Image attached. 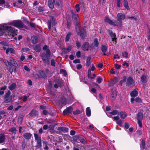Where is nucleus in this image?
<instances>
[{
	"label": "nucleus",
	"instance_id": "obj_47",
	"mask_svg": "<svg viewBox=\"0 0 150 150\" xmlns=\"http://www.w3.org/2000/svg\"><path fill=\"white\" fill-rule=\"evenodd\" d=\"M46 54L47 56L50 57V51L49 49H47L46 50Z\"/></svg>",
	"mask_w": 150,
	"mask_h": 150
},
{
	"label": "nucleus",
	"instance_id": "obj_53",
	"mask_svg": "<svg viewBox=\"0 0 150 150\" xmlns=\"http://www.w3.org/2000/svg\"><path fill=\"white\" fill-rule=\"evenodd\" d=\"M76 45L77 47L79 48L81 46V43L78 41H76Z\"/></svg>",
	"mask_w": 150,
	"mask_h": 150
},
{
	"label": "nucleus",
	"instance_id": "obj_46",
	"mask_svg": "<svg viewBox=\"0 0 150 150\" xmlns=\"http://www.w3.org/2000/svg\"><path fill=\"white\" fill-rule=\"evenodd\" d=\"M45 144V147L44 148V149L45 150H47L48 149V147L47 146V142H44L43 144Z\"/></svg>",
	"mask_w": 150,
	"mask_h": 150
},
{
	"label": "nucleus",
	"instance_id": "obj_56",
	"mask_svg": "<svg viewBox=\"0 0 150 150\" xmlns=\"http://www.w3.org/2000/svg\"><path fill=\"white\" fill-rule=\"evenodd\" d=\"M29 96H23V102H25L27 100V98Z\"/></svg>",
	"mask_w": 150,
	"mask_h": 150
},
{
	"label": "nucleus",
	"instance_id": "obj_34",
	"mask_svg": "<svg viewBox=\"0 0 150 150\" xmlns=\"http://www.w3.org/2000/svg\"><path fill=\"white\" fill-rule=\"evenodd\" d=\"M71 50V48L70 47H68L67 48H64L63 49V52L65 53H67L69 52Z\"/></svg>",
	"mask_w": 150,
	"mask_h": 150
},
{
	"label": "nucleus",
	"instance_id": "obj_55",
	"mask_svg": "<svg viewBox=\"0 0 150 150\" xmlns=\"http://www.w3.org/2000/svg\"><path fill=\"white\" fill-rule=\"evenodd\" d=\"M55 62L54 59H52L51 62V64L52 66L55 67Z\"/></svg>",
	"mask_w": 150,
	"mask_h": 150
},
{
	"label": "nucleus",
	"instance_id": "obj_54",
	"mask_svg": "<svg viewBox=\"0 0 150 150\" xmlns=\"http://www.w3.org/2000/svg\"><path fill=\"white\" fill-rule=\"evenodd\" d=\"M121 67V66L120 65H119L117 64H115V67L116 69H120Z\"/></svg>",
	"mask_w": 150,
	"mask_h": 150
},
{
	"label": "nucleus",
	"instance_id": "obj_52",
	"mask_svg": "<svg viewBox=\"0 0 150 150\" xmlns=\"http://www.w3.org/2000/svg\"><path fill=\"white\" fill-rule=\"evenodd\" d=\"M103 81L102 78L101 77H99L98 78L97 80V82L99 83H101Z\"/></svg>",
	"mask_w": 150,
	"mask_h": 150
},
{
	"label": "nucleus",
	"instance_id": "obj_21",
	"mask_svg": "<svg viewBox=\"0 0 150 150\" xmlns=\"http://www.w3.org/2000/svg\"><path fill=\"white\" fill-rule=\"evenodd\" d=\"M57 130L60 131L67 132L68 131V129L66 127H59L58 128Z\"/></svg>",
	"mask_w": 150,
	"mask_h": 150
},
{
	"label": "nucleus",
	"instance_id": "obj_13",
	"mask_svg": "<svg viewBox=\"0 0 150 150\" xmlns=\"http://www.w3.org/2000/svg\"><path fill=\"white\" fill-rule=\"evenodd\" d=\"M117 96L116 91L115 90L112 91L111 92V100L113 101L115 98Z\"/></svg>",
	"mask_w": 150,
	"mask_h": 150
},
{
	"label": "nucleus",
	"instance_id": "obj_15",
	"mask_svg": "<svg viewBox=\"0 0 150 150\" xmlns=\"http://www.w3.org/2000/svg\"><path fill=\"white\" fill-rule=\"evenodd\" d=\"M89 43L87 42H85L82 46V49L84 51H86L88 50Z\"/></svg>",
	"mask_w": 150,
	"mask_h": 150
},
{
	"label": "nucleus",
	"instance_id": "obj_23",
	"mask_svg": "<svg viewBox=\"0 0 150 150\" xmlns=\"http://www.w3.org/2000/svg\"><path fill=\"white\" fill-rule=\"evenodd\" d=\"M5 136L3 134H0V144L3 143L5 140Z\"/></svg>",
	"mask_w": 150,
	"mask_h": 150
},
{
	"label": "nucleus",
	"instance_id": "obj_12",
	"mask_svg": "<svg viewBox=\"0 0 150 150\" xmlns=\"http://www.w3.org/2000/svg\"><path fill=\"white\" fill-rule=\"evenodd\" d=\"M73 108L71 107H69L65 109L63 111V114L64 115L67 114H70L72 111Z\"/></svg>",
	"mask_w": 150,
	"mask_h": 150
},
{
	"label": "nucleus",
	"instance_id": "obj_51",
	"mask_svg": "<svg viewBox=\"0 0 150 150\" xmlns=\"http://www.w3.org/2000/svg\"><path fill=\"white\" fill-rule=\"evenodd\" d=\"M121 0H117V4L118 7H120L121 1Z\"/></svg>",
	"mask_w": 150,
	"mask_h": 150
},
{
	"label": "nucleus",
	"instance_id": "obj_31",
	"mask_svg": "<svg viewBox=\"0 0 150 150\" xmlns=\"http://www.w3.org/2000/svg\"><path fill=\"white\" fill-rule=\"evenodd\" d=\"M91 58L90 57H88L87 58L86 65L87 67H89L91 64Z\"/></svg>",
	"mask_w": 150,
	"mask_h": 150
},
{
	"label": "nucleus",
	"instance_id": "obj_17",
	"mask_svg": "<svg viewBox=\"0 0 150 150\" xmlns=\"http://www.w3.org/2000/svg\"><path fill=\"white\" fill-rule=\"evenodd\" d=\"M32 134L30 133L27 132L24 134L23 136L26 139L29 140L31 137Z\"/></svg>",
	"mask_w": 150,
	"mask_h": 150
},
{
	"label": "nucleus",
	"instance_id": "obj_59",
	"mask_svg": "<svg viewBox=\"0 0 150 150\" xmlns=\"http://www.w3.org/2000/svg\"><path fill=\"white\" fill-rule=\"evenodd\" d=\"M73 62L75 64L80 63V60L79 59H75L73 61Z\"/></svg>",
	"mask_w": 150,
	"mask_h": 150
},
{
	"label": "nucleus",
	"instance_id": "obj_42",
	"mask_svg": "<svg viewBox=\"0 0 150 150\" xmlns=\"http://www.w3.org/2000/svg\"><path fill=\"white\" fill-rule=\"evenodd\" d=\"M110 113L113 115H115L118 113V112L117 110H114L112 112H110Z\"/></svg>",
	"mask_w": 150,
	"mask_h": 150
},
{
	"label": "nucleus",
	"instance_id": "obj_43",
	"mask_svg": "<svg viewBox=\"0 0 150 150\" xmlns=\"http://www.w3.org/2000/svg\"><path fill=\"white\" fill-rule=\"evenodd\" d=\"M29 49L28 48H23L21 50V52H26L29 50Z\"/></svg>",
	"mask_w": 150,
	"mask_h": 150
},
{
	"label": "nucleus",
	"instance_id": "obj_5",
	"mask_svg": "<svg viewBox=\"0 0 150 150\" xmlns=\"http://www.w3.org/2000/svg\"><path fill=\"white\" fill-rule=\"evenodd\" d=\"M11 92L8 90L4 96V100L6 103H10L12 100V96H11Z\"/></svg>",
	"mask_w": 150,
	"mask_h": 150
},
{
	"label": "nucleus",
	"instance_id": "obj_44",
	"mask_svg": "<svg viewBox=\"0 0 150 150\" xmlns=\"http://www.w3.org/2000/svg\"><path fill=\"white\" fill-rule=\"evenodd\" d=\"M91 69H89L88 70V78H90V79H92L93 78V77H92V76H91Z\"/></svg>",
	"mask_w": 150,
	"mask_h": 150
},
{
	"label": "nucleus",
	"instance_id": "obj_19",
	"mask_svg": "<svg viewBox=\"0 0 150 150\" xmlns=\"http://www.w3.org/2000/svg\"><path fill=\"white\" fill-rule=\"evenodd\" d=\"M31 41L33 44H36L38 42V38L37 36H33L31 37Z\"/></svg>",
	"mask_w": 150,
	"mask_h": 150
},
{
	"label": "nucleus",
	"instance_id": "obj_37",
	"mask_svg": "<svg viewBox=\"0 0 150 150\" xmlns=\"http://www.w3.org/2000/svg\"><path fill=\"white\" fill-rule=\"evenodd\" d=\"M79 139L80 141L83 144H84L86 142L85 140L81 137H79Z\"/></svg>",
	"mask_w": 150,
	"mask_h": 150
},
{
	"label": "nucleus",
	"instance_id": "obj_62",
	"mask_svg": "<svg viewBox=\"0 0 150 150\" xmlns=\"http://www.w3.org/2000/svg\"><path fill=\"white\" fill-rule=\"evenodd\" d=\"M125 127L126 129L129 128V124L126 122L125 123Z\"/></svg>",
	"mask_w": 150,
	"mask_h": 150
},
{
	"label": "nucleus",
	"instance_id": "obj_9",
	"mask_svg": "<svg viewBox=\"0 0 150 150\" xmlns=\"http://www.w3.org/2000/svg\"><path fill=\"white\" fill-rule=\"evenodd\" d=\"M148 76L147 75L144 74L141 77V80L142 83L145 84L148 80Z\"/></svg>",
	"mask_w": 150,
	"mask_h": 150
},
{
	"label": "nucleus",
	"instance_id": "obj_8",
	"mask_svg": "<svg viewBox=\"0 0 150 150\" xmlns=\"http://www.w3.org/2000/svg\"><path fill=\"white\" fill-rule=\"evenodd\" d=\"M50 57H48L45 54H42L41 55V58L43 62L47 64H49L50 62L48 59V58Z\"/></svg>",
	"mask_w": 150,
	"mask_h": 150
},
{
	"label": "nucleus",
	"instance_id": "obj_30",
	"mask_svg": "<svg viewBox=\"0 0 150 150\" xmlns=\"http://www.w3.org/2000/svg\"><path fill=\"white\" fill-rule=\"evenodd\" d=\"M85 27H84L82 30V31H81V32L80 33V35L81 38H83L84 37V35L85 33Z\"/></svg>",
	"mask_w": 150,
	"mask_h": 150
},
{
	"label": "nucleus",
	"instance_id": "obj_32",
	"mask_svg": "<svg viewBox=\"0 0 150 150\" xmlns=\"http://www.w3.org/2000/svg\"><path fill=\"white\" fill-rule=\"evenodd\" d=\"M116 83V81L115 80H112L108 83V85L109 86H112Z\"/></svg>",
	"mask_w": 150,
	"mask_h": 150
},
{
	"label": "nucleus",
	"instance_id": "obj_7",
	"mask_svg": "<svg viewBox=\"0 0 150 150\" xmlns=\"http://www.w3.org/2000/svg\"><path fill=\"white\" fill-rule=\"evenodd\" d=\"M108 31L109 33L110 36L111 37L112 41L113 42V43L115 44H116L117 38H116V35L115 33H114L112 30H108Z\"/></svg>",
	"mask_w": 150,
	"mask_h": 150
},
{
	"label": "nucleus",
	"instance_id": "obj_64",
	"mask_svg": "<svg viewBox=\"0 0 150 150\" xmlns=\"http://www.w3.org/2000/svg\"><path fill=\"white\" fill-rule=\"evenodd\" d=\"M38 10L40 12L42 11L43 10V7L41 6L39 7L38 8Z\"/></svg>",
	"mask_w": 150,
	"mask_h": 150
},
{
	"label": "nucleus",
	"instance_id": "obj_40",
	"mask_svg": "<svg viewBox=\"0 0 150 150\" xmlns=\"http://www.w3.org/2000/svg\"><path fill=\"white\" fill-rule=\"evenodd\" d=\"M94 45L96 47H98L99 45L98 41L96 38L94 40Z\"/></svg>",
	"mask_w": 150,
	"mask_h": 150
},
{
	"label": "nucleus",
	"instance_id": "obj_61",
	"mask_svg": "<svg viewBox=\"0 0 150 150\" xmlns=\"http://www.w3.org/2000/svg\"><path fill=\"white\" fill-rule=\"evenodd\" d=\"M0 43L2 44V45L5 46H8V44L5 41L1 42H0Z\"/></svg>",
	"mask_w": 150,
	"mask_h": 150
},
{
	"label": "nucleus",
	"instance_id": "obj_20",
	"mask_svg": "<svg viewBox=\"0 0 150 150\" xmlns=\"http://www.w3.org/2000/svg\"><path fill=\"white\" fill-rule=\"evenodd\" d=\"M138 94V91L137 90H134L131 93L130 95L132 97H134L136 96Z\"/></svg>",
	"mask_w": 150,
	"mask_h": 150
},
{
	"label": "nucleus",
	"instance_id": "obj_39",
	"mask_svg": "<svg viewBox=\"0 0 150 150\" xmlns=\"http://www.w3.org/2000/svg\"><path fill=\"white\" fill-rule=\"evenodd\" d=\"M9 131L15 134L16 133V130L15 128L13 127L9 130Z\"/></svg>",
	"mask_w": 150,
	"mask_h": 150
},
{
	"label": "nucleus",
	"instance_id": "obj_3",
	"mask_svg": "<svg viewBox=\"0 0 150 150\" xmlns=\"http://www.w3.org/2000/svg\"><path fill=\"white\" fill-rule=\"evenodd\" d=\"M34 137L36 142V145L35 146V149L40 148L42 146V139L41 137H39L38 134H34Z\"/></svg>",
	"mask_w": 150,
	"mask_h": 150
},
{
	"label": "nucleus",
	"instance_id": "obj_28",
	"mask_svg": "<svg viewBox=\"0 0 150 150\" xmlns=\"http://www.w3.org/2000/svg\"><path fill=\"white\" fill-rule=\"evenodd\" d=\"M86 114L87 116L89 117L91 115V111L90 107L87 108L86 109Z\"/></svg>",
	"mask_w": 150,
	"mask_h": 150
},
{
	"label": "nucleus",
	"instance_id": "obj_38",
	"mask_svg": "<svg viewBox=\"0 0 150 150\" xmlns=\"http://www.w3.org/2000/svg\"><path fill=\"white\" fill-rule=\"evenodd\" d=\"M36 112L35 110H32L30 113L29 115L31 116H36Z\"/></svg>",
	"mask_w": 150,
	"mask_h": 150
},
{
	"label": "nucleus",
	"instance_id": "obj_10",
	"mask_svg": "<svg viewBox=\"0 0 150 150\" xmlns=\"http://www.w3.org/2000/svg\"><path fill=\"white\" fill-rule=\"evenodd\" d=\"M117 20L122 21L125 19V14L121 13H119L117 15Z\"/></svg>",
	"mask_w": 150,
	"mask_h": 150
},
{
	"label": "nucleus",
	"instance_id": "obj_18",
	"mask_svg": "<svg viewBox=\"0 0 150 150\" xmlns=\"http://www.w3.org/2000/svg\"><path fill=\"white\" fill-rule=\"evenodd\" d=\"M107 45H102L101 50L102 52L103 53L104 55H107L105 53L107 50Z\"/></svg>",
	"mask_w": 150,
	"mask_h": 150
},
{
	"label": "nucleus",
	"instance_id": "obj_4",
	"mask_svg": "<svg viewBox=\"0 0 150 150\" xmlns=\"http://www.w3.org/2000/svg\"><path fill=\"white\" fill-rule=\"evenodd\" d=\"M126 77L123 80V82H126V85L127 86H134L135 85V81L132 78L131 76H129L127 79L126 81Z\"/></svg>",
	"mask_w": 150,
	"mask_h": 150
},
{
	"label": "nucleus",
	"instance_id": "obj_2",
	"mask_svg": "<svg viewBox=\"0 0 150 150\" xmlns=\"http://www.w3.org/2000/svg\"><path fill=\"white\" fill-rule=\"evenodd\" d=\"M104 21L114 26H121L122 25V21L117 20V21L115 20H112L108 17H106L104 19Z\"/></svg>",
	"mask_w": 150,
	"mask_h": 150
},
{
	"label": "nucleus",
	"instance_id": "obj_25",
	"mask_svg": "<svg viewBox=\"0 0 150 150\" xmlns=\"http://www.w3.org/2000/svg\"><path fill=\"white\" fill-rule=\"evenodd\" d=\"M7 88V87L6 86H4L3 87L1 88L0 89V95H3L4 93V91Z\"/></svg>",
	"mask_w": 150,
	"mask_h": 150
},
{
	"label": "nucleus",
	"instance_id": "obj_6",
	"mask_svg": "<svg viewBox=\"0 0 150 150\" xmlns=\"http://www.w3.org/2000/svg\"><path fill=\"white\" fill-rule=\"evenodd\" d=\"M12 24L13 26L18 28H23L24 26L23 24L20 20L14 21L12 22Z\"/></svg>",
	"mask_w": 150,
	"mask_h": 150
},
{
	"label": "nucleus",
	"instance_id": "obj_27",
	"mask_svg": "<svg viewBox=\"0 0 150 150\" xmlns=\"http://www.w3.org/2000/svg\"><path fill=\"white\" fill-rule=\"evenodd\" d=\"M124 5L125 8L127 10L129 9V6L128 5V3L127 0H124Z\"/></svg>",
	"mask_w": 150,
	"mask_h": 150
},
{
	"label": "nucleus",
	"instance_id": "obj_22",
	"mask_svg": "<svg viewBox=\"0 0 150 150\" xmlns=\"http://www.w3.org/2000/svg\"><path fill=\"white\" fill-rule=\"evenodd\" d=\"M16 86V83H12L8 87L9 89L11 91H12L14 89Z\"/></svg>",
	"mask_w": 150,
	"mask_h": 150
},
{
	"label": "nucleus",
	"instance_id": "obj_63",
	"mask_svg": "<svg viewBox=\"0 0 150 150\" xmlns=\"http://www.w3.org/2000/svg\"><path fill=\"white\" fill-rule=\"evenodd\" d=\"M137 134L139 135H141L142 134V132L140 130H138L137 131Z\"/></svg>",
	"mask_w": 150,
	"mask_h": 150
},
{
	"label": "nucleus",
	"instance_id": "obj_14",
	"mask_svg": "<svg viewBox=\"0 0 150 150\" xmlns=\"http://www.w3.org/2000/svg\"><path fill=\"white\" fill-rule=\"evenodd\" d=\"M55 2V0H48V4L49 7L51 8H54V4Z\"/></svg>",
	"mask_w": 150,
	"mask_h": 150
},
{
	"label": "nucleus",
	"instance_id": "obj_35",
	"mask_svg": "<svg viewBox=\"0 0 150 150\" xmlns=\"http://www.w3.org/2000/svg\"><path fill=\"white\" fill-rule=\"evenodd\" d=\"M141 146L143 149H144L145 148V141L144 140H142L140 144Z\"/></svg>",
	"mask_w": 150,
	"mask_h": 150
},
{
	"label": "nucleus",
	"instance_id": "obj_24",
	"mask_svg": "<svg viewBox=\"0 0 150 150\" xmlns=\"http://www.w3.org/2000/svg\"><path fill=\"white\" fill-rule=\"evenodd\" d=\"M120 117L122 119H124L127 116V114L125 112H121L120 114Z\"/></svg>",
	"mask_w": 150,
	"mask_h": 150
},
{
	"label": "nucleus",
	"instance_id": "obj_60",
	"mask_svg": "<svg viewBox=\"0 0 150 150\" xmlns=\"http://www.w3.org/2000/svg\"><path fill=\"white\" fill-rule=\"evenodd\" d=\"M54 126L53 125H50L48 126V128L50 129V130H53L54 128Z\"/></svg>",
	"mask_w": 150,
	"mask_h": 150
},
{
	"label": "nucleus",
	"instance_id": "obj_1",
	"mask_svg": "<svg viewBox=\"0 0 150 150\" xmlns=\"http://www.w3.org/2000/svg\"><path fill=\"white\" fill-rule=\"evenodd\" d=\"M7 32H9L10 34H13L14 32V29L11 26L4 25H0V35L1 36L4 35L5 33V31Z\"/></svg>",
	"mask_w": 150,
	"mask_h": 150
},
{
	"label": "nucleus",
	"instance_id": "obj_41",
	"mask_svg": "<svg viewBox=\"0 0 150 150\" xmlns=\"http://www.w3.org/2000/svg\"><path fill=\"white\" fill-rule=\"evenodd\" d=\"M22 122L23 118L21 117H19L18 120V123L21 125L22 124Z\"/></svg>",
	"mask_w": 150,
	"mask_h": 150
},
{
	"label": "nucleus",
	"instance_id": "obj_11",
	"mask_svg": "<svg viewBox=\"0 0 150 150\" xmlns=\"http://www.w3.org/2000/svg\"><path fill=\"white\" fill-rule=\"evenodd\" d=\"M9 60L11 64L16 67H18V65L16 60L12 57H10L9 58Z\"/></svg>",
	"mask_w": 150,
	"mask_h": 150
},
{
	"label": "nucleus",
	"instance_id": "obj_26",
	"mask_svg": "<svg viewBox=\"0 0 150 150\" xmlns=\"http://www.w3.org/2000/svg\"><path fill=\"white\" fill-rule=\"evenodd\" d=\"M9 52L12 54H14L15 53V51L12 48H7L6 50V53L8 54Z\"/></svg>",
	"mask_w": 150,
	"mask_h": 150
},
{
	"label": "nucleus",
	"instance_id": "obj_45",
	"mask_svg": "<svg viewBox=\"0 0 150 150\" xmlns=\"http://www.w3.org/2000/svg\"><path fill=\"white\" fill-rule=\"evenodd\" d=\"M135 101L136 102L141 103L142 102V100L139 97H137L135 98Z\"/></svg>",
	"mask_w": 150,
	"mask_h": 150
},
{
	"label": "nucleus",
	"instance_id": "obj_33",
	"mask_svg": "<svg viewBox=\"0 0 150 150\" xmlns=\"http://www.w3.org/2000/svg\"><path fill=\"white\" fill-rule=\"evenodd\" d=\"M72 18L73 19H74V20H78L79 18L78 15L77 14H74L72 12Z\"/></svg>",
	"mask_w": 150,
	"mask_h": 150
},
{
	"label": "nucleus",
	"instance_id": "obj_57",
	"mask_svg": "<svg viewBox=\"0 0 150 150\" xmlns=\"http://www.w3.org/2000/svg\"><path fill=\"white\" fill-rule=\"evenodd\" d=\"M117 123L120 126H121L122 124V122L121 120H119L117 122Z\"/></svg>",
	"mask_w": 150,
	"mask_h": 150
},
{
	"label": "nucleus",
	"instance_id": "obj_36",
	"mask_svg": "<svg viewBox=\"0 0 150 150\" xmlns=\"http://www.w3.org/2000/svg\"><path fill=\"white\" fill-rule=\"evenodd\" d=\"M71 35V33H69L67 35L65 38V41L66 42L69 41Z\"/></svg>",
	"mask_w": 150,
	"mask_h": 150
},
{
	"label": "nucleus",
	"instance_id": "obj_50",
	"mask_svg": "<svg viewBox=\"0 0 150 150\" xmlns=\"http://www.w3.org/2000/svg\"><path fill=\"white\" fill-rule=\"evenodd\" d=\"M79 6L80 5L79 4H77L75 6L76 11L77 12H79L80 10Z\"/></svg>",
	"mask_w": 150,
	"mask_h": 150
},
{
	"label": "nucleus",
	"instance_id": "obj_16",
	"mask_svg": "<svg viewBox=\"0 0 150 150\" xmlns=\"http://www.w3.org/2000/svg\"><path fill=\"white\" fill-rule=\"evenodd\" d=\"M143 117V114L141 112H139L137 115L136 118L138 120H142Z\"/></svg>",
	"mask_w": 150,
	"mask_h": 150
},
{
	"label": "nucleus",
	"instance_id": "obj_29",
	"mask_svg": "<svg viewBox=\"0 0 150 150\" xmlns=\"http://www.w3.org/2000/svg\"><path fill=\"white\" fill-rule=\"evenodd\" d=\"M34 50L37 52H40V47L39 45H36L34 47Z\"/></svg>",
	"mask_w": 150,
	"mask_h": 150
},
{
	"label": "nucleus",
	"instance_id": "obj_58",
	"mask_svg": "<svg viewBox=\"0 0 150 150\" xmlns=\"http://www.w3.org/2000/svg\"><path fill=\"white\" fill-rule=\"evenodd\" d=\"M142 120H138V123L139 127L141 128L142 127Z\"/></svg>",
	"mask_w": 150,
	"mask_h": 150
},
{
	"label": "nucleus",
	"instance_id": "obj_48",
	"mask_svg": "<svg viewBox=\"0 0 150 150\" xmlns=\"http://www.w3.org/2000/svg\"><path fill=\"white\" fill-rule=\"evenodd\" d=\"M81 111L79 110H76L73 112V114L74 115H76L80 113Z\"/></svg>",
	"mask_w": 150,
	"mask_h": 150
},
{
	"label": "nucleus",
	"instance_id": "obj_49",
	"mask_svg": "<svg viewBox=\"0 0 150 150\" xmlns=\"http://www.w3.org/2000/svg\"><path fill=\"white\" fill-rule=\"evenodd\" d=\"M128 53L126 52H123L122 53V55L123 57L125 58H127L128 57Z\"/></svg>",
	"mask_w": 150,
	"mask_h": 150
}]
</instances>
